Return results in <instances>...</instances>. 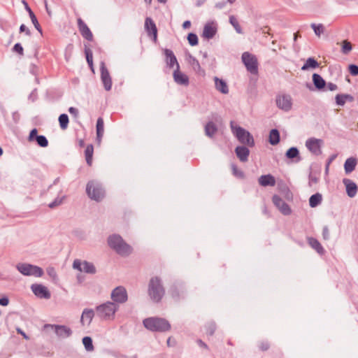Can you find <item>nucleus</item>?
<instances>
[{
  "mask_svg": "<svg viewBox=\"0 0 358 358\" xmlns=\"http://www.w3.org/2000/svg\"><path fill=\"white\" fill-rule=\"evenodd\" d=\"M143 326L151 331H168L171 329V324L168 320L158 317H150L143 321Z\"/></svg>",
  "mask_w": 358,
  "mask_h": 358,
  "instance_id": "nucleus-1",
  "label": "nucleus"
},
{
  "mask_svg": "<svg viewBox=\"0 0 358 358\" xmlns=\"http://www.w3.org/2000/svg\"><path fill=\"white\" fill-rule=\"evenodd\" d=\"M117 310V305L110 301L103 303L95 308L97 316L103 320H113Z\"/></svg>",
  "mask_w": 358,
  "mask_h": 358,
  "instance_id": "nucleus-2",
  "label": "nucleus"
},
{
  "mask_svg": "<svg viewBox=\"0 0 358 358\" xmlns=\"http://www.w3.org/2000/svg\"><path fill=\"white\" fill-rule=\"evenodd\" d=\"M109 246L121 255H128L131 252V248L126 243L121 236H110L108 239Z\"/></svg>",
  "mask_w": 358,
  "mask_h": 358,
  "instance_id": "nucleus-3",
  "label": "nucleus"
},
{
  "mask_svg": "<svg viewBox=\"0 0 358 358\" xmlns=\"http://www.w3.org/2000/svg\"><path fill=\"white\" fill-rule=\"evenodd\" d=\"M148 294L155 302H159L162 299L164 294V289L157 277L151 278L148 287Z\"/></svg>",
  "mask_w": 358,
  "mask_h": 358,
  "instance_id": "nucleus-4",
  "label": "nucleus"
},
{
  "mask_svg": "<svg viewBox=\"0 0 358 358\" xmlns=\"http://www.w3.org/2000/svg\"><path fill=\"white\" fill-rule=\"evenodd\" d=\"M231 127L233 134L241 143L246 144L249 146L254 145V139L248 131L235 125L234 122L231 123Z\"/></svg>",
  "mask_w": 358,
  "mask_h": 358,
  "instance_id": "nucleus-5",
  "label": "nucleus"
},
{
  "mask_svg": "<svg viewBox=\"0 0 358 358\" xmlns=\"http://www.w3.org/2000/svg\"><path fill=\"white\" fill-rule=\"evenodd\" d=\"M241 59L247 70L252 74L257 75L258 60L257 57L248 52H245L243 53Z\"/></svg>",
  "mask_w": 358,
  "mask_h": 358,
  "instance_id": "nucleus-6",
  "label": "nucleus"
},
{
  "mask_svg": "<svg viewBox=\"0 0 358 358\" xmlns=\"http://www.w3.org/2000/svg\"><path fill=\"white\" fill-rule=\"evenodd\" d=\"M17 268L24 275L41 277L43 275V271L41 268L29 264H19Z\"/></svg>",
  "mask_w": 358,
  "mask_h": 358,
  "instance_id": "nucleus-7",
  "label": "nucleus"
},
{
  "mask_svg": "<svg viewBox=\"0 0 358 358\" xmlns=\"http://www.w3.org/2000/svg\"><path fill=\"white\" fill-rule=\"evenodd\" d=\"M87 193L88 196L95 201H100L104 196V192L99 184L94 182H90L87 185Z\"/></svg>",
  "mask_w": 358,
  "mask_h": 358,
  "instance_id": "nucleus-8",
  "label": "nucleus"
},
{
  "mask_svg": "<svg viewBox=\"0 0 358 358\" xmlns=\"http://www.w3.org/2000/svg\"><path fill=\"white\" fill-rule=\"evenodd\" d=\"M110 297L115 303H124L128 300V294L125 287L119 286L112 291Z\"/></svg>",
  "mask_w": 358,
  "mask_h": 358,
  "instance_id": "nucleus-9",
  "label": "nucleus"
},
{
  "mask_svg": "<svg viewBox=\"0 0 358 358\" xmlns=\"http://www.w3.org/2000/svg\"><path fill=\"white\" fill-rule=\"evenodd\" d=\"M73 268L87 273H94L96 268L94 266L88 262L76 259L73 264Z\"/></svg>",
  "mask_w": 358,
  "mask_h": 358,
  "instance_id": "nucleus-10",
  "label": "nucleus"
},
{
  "mask_svg": "<svg viewBox=\"0 0 358 358\" xmlns=\"http://www.w3.org/2000/svg\"><path fill=\"white\" fill-rule=\"evenodd\" d=\"M272 201L274 206L284 215H289L292 213L290 206L278 195H273L272 197Z\"/></svg>",
  "mask_w": 358,
  "mask_h": 358,
  "instance_id": "nucleus-11",
  "label": "nucleus"
},
{
  "mask_svg": "<svg viewBox=\"0 0 358 358\" xmlns=\"http://www.w3.org/2000/svg\"><path fill=\"white\" fill-rule=\"evenodd\" d=\"M145 29L148 36L155 42L157 41V29L155 23L150 17H146L145 20Z\"/></svg>",
  "mask_w": 358,
  "mask_h": 358,
  "instance_id": "nucleus-12",
  "label": "nucleus"
},
{
  "mask_svg": "<svg viewBox=\"0 0 358 358\" xmlns=\"http://www.w3.org/2000/svg\"><path fill=\"white\" fill-rule=\"evenodd\" d=\"M31 289L34 294L40 299H48L50 298V292L48 287L41 284H33Z\"/></svg>",
  "mask_w": 358,
  "mask_h": 358,
  "instance_id": "nucleus-13",
  "label": "nucleus"
},
{
  "mask_svg": "<svg viewBox=\"0 0 358 358\" xmlns=\"http://www.w3.org/2000/svg\"><path fill=\"white\" fill-rule=\"evenodd\" d=\"M276 104L278 108L286 111L290 110L292 105L290 97L284 94L278 96Z\"/></svg>",
  "mask_w": 358,
  "mask_h": 358,
  "instance_id": "nucleus-14",
  "label": "nucleus"
},
{
  "mask_svg": "<svg viewBox=\"0 0 358 358\" xmlns=\"http://www.w3.org/2000/svg\"><path fill=\"white\" fill-rule=\"evenodd\" d=\"M78 26L83 37L90 41L93 40L92 33L91 32L87 25L80 18L78 19Z\"/></svg>",
  "mask_w": 358,
  "mask_h": 358,
  "instance_id": "nucleus-15",
  "label": "nucleus"
},
{
  "mask_svg": "<svg viewBox=\"0 0 358 358\" xmlns=\"http://www.w3.org/2000/svg\"><path fill=\"white\" fill-rule=\"evenodd\" d=\"M343 182L345 186L346 192L348 196L354 197L358 191L357 185L348 178H344Z\"/></svg>",
  "mask_w": 358,
  "mask_h": 358,
  "instance_id": "nucleus-16",
  "label": "nucleus"
},
{
  "mask_svg": "<svg viewBox=\"0 0 358 358\" xmlns=\"http://www.w3.org/2000/svg\"><path fill=\"white\" fill-rule=\"evenodd\" d=\"M217 32V25L214 22L207 23L203 31L202 36L205 38H212Z\"/></svg>",
  "mask_w": 358,
  "mask_h": 358,
  "instance_id": "nucleus-17",
  "label": "nucleus"
},
{
  "mask_svg": "<svg viewBox=\"0 0 358 358\" xmlns=\"http://www.w3.org/2000/svg\"><path fill=\"white\" fill-rule=\"evenodd\" d=\"M320 140L315 138H310L306 141V147L308 149L314 154H319L320 152Z\"/></svg>",
  "mask_w": 358,
  "mask_h": 358,
  "instance_id": "nucleus-18",
  "label": "nucleus"
},
{
  "mask_svg": "<svg viewBox=\"0 0 358 358\" xmlns=\"http://www.w3.org/2000/svg\"><path fill=\"white\" fill-rule=\"evenodd\" d=\"M259 184L262 187L271 186L273 187L275 185V178L271 175H264L259 177L258 180Z\"/></svg>",
  "mask_w": 358,
  "mask_h": 358,
  "instance_id": "nucleus-19",
  "label": "nucleus"
},
{
  "mask_svg": "<svg viewBox=\"0 0 358 358\" xmlns=\"http://www.w3.org/2000/svg\"><path fill=\"white\" fill-rule=\"evenodd\" d=\"M101 77L105 89L108 91L112 87V80L109 72L106 69L103 68L101 71Z\"/></svg>",
  "mask_w": 358,
  "mask_h": 358,
  "instance_id": "nucleus-20",
  "label": "nucleus"
},
{
  "mask_svg": "<svg viewBox=\"0 0 358 358\" xmlns=\"http://www.w3.org/2000/svg\"><path fill=\"white\" fill-rule=\"evenodd\" d=\"M96 141L101 144L104 133V122L102 117H99L96 122Z\"/></svg>",
  "mask_w": 358,
  "mask_h": 358,
  "instance_id": "nucleus-21",
  "label": "nucleus"
},
{
  "mask_svg": "<svg viewBox=\"0 0 358 358\" xmlns=\"http://www.w3.org/2000/svg\"><path fill=\"white\" fill-rule=\"evenodd\" d=\"M174 80L180 85H187L189 84L188 77L182 73L179 69H177L173 73Z\"/></svg>",
  "mask_w": 358,
  "mask_h": 358,
  "instance_id": "nucleus-22",
  "label": "nucleus"
},
{
  "mask_svg": "<svg viewBox=\"0 0 358 358\" xmlns=\"http://www.w3.org/2000/svg\"><path fill=\"white\" fill-rule=\"evenodd\" d=\"M215 88L222 94H228L229 87L227 83L223 80L215 77L214 78Z\"/></svg>",
  "mask_w": 358,
  "mask_h": 358,
  "instance_id": "nucleus-23",
  "label": "nucleus"
},
{
  "mask_svg": "<svg viewBox=\"0 0 358 358\" xmlns=\"http://www.w3.org/2000/svg\"><path fill=\"white\" fill-rule=\"evenodd\" d=\"M357 165V159L355 157L348 158L344 164V169L347 174L352 172Z\"/></svg>",
  "mask_w": 358,
  "mask_h": 358,
  "instance_id": "nucleus-24",
  "label": "nucleus"
},
{
  "mask_svg": "<svg viewBox=\"0 0 358 358\" xmlns=\"http://www.w3.org/2000/svg\"><path fill=\"white\" fill-rule=\"evenodd\" d=\"M249 152V150L245 147L239 146L236 149V155L242 162L247 161Z\"/></svg>",
  "mask_w": 358,
  "mask_h": 358,
  "instance_id": "nucleus-25",
  "label": "nucleus"
},
{
  "mask_svg": "<svg viewBox=\"0 0 358 358\" xmlns=\"http://www.w3.org/2000/svg\"><path fill=\"white\" fill-rule=\"evenodd\" d=\"M165 55L166 63L170 67H173L175 64L177 65L178 68L179 67L178 64L177 62V59L173 55V52L170 50H165Z\"/></svg>",
  "mask_w": 358,
  "mask_h": 358,
  "instance_id": "nucleus-26",
  "label": "nucleus"
},
{
  "mask_svg": "<svg viewBox=\"0 0 358 358\" xmlns=\"http://www.w3.org/2000/svg\"><path fill=\"white\" fill-rule=\"evenodd\" d=\"M94 155V147L92 145H88L85 150V157L88 166L92 165V159Z\"/></svg>",
  "mask_w": 358,
  "mask_h": 358,
  "instance_id": "nucleus-27",
  "label": "nucleus"
},
{
  "mask_svg": "<svg viewBox=\"0 0 358 358\" xmlns=\"http://www.w3.org/2000/svg\"><path fill=\"white\" fill-rule=\"evenodd\" d=\"M94 315V312L92 309H85L82 314L81 316V322L85 323H90Z\"/></svg>",
  "mask_w": 358,
  "mask_h": 358,
  "instance_id": "nucleus-28",
  "label": "nucleus"
},
{
  "mask_svg": "<svg viewBox=\"0 0 358 358\" xmlns=\"http://www.w3.org/2000/svg\"><path fill=\"white\" fill-rule=\"evenodd\" d=\"M268 141L273 145H277L279 143L280 134L277 129H274L270 131Z\"/></svg>",
  "mask_w": 358,
  "mask_h": 358,
  "instance_id": "nucleus-29",
  "label": "nucleus"
},
{
  "mask_svg": "<svg viewBox=\"0 0 358 358\" xmlns=\"http://www.w3.org/2000/svg\"><path fill=\"white\" fill-rule=\"evenodd\" d=\"M217 131L216 124L213 122H209L205 127L206 134L210 137L213 136Z\"/></svg>",
  "mask_w": 358,
  "mask_h": 358,
  "instance_id": "nucleus-30",
  "label": "nucleus"
},
{
  "mask_svg": "<svg viewBox=\"0 0 358 358\" xmlns=\"http://www.w3.org/2000/svg\"><path fill=\"white\" fill-rule=\"evenodd\" d=\"M55 331L59 336H69L71 334V331L69 327L62 325L55 326Z\"/></svg>",
  "mask_w": 358,
  "mask_h": 358,
  "instance_id": "nucleus-31",
  "label": "nucleus"
},
{
  "mask_svg": "<svg viewBox=\"0 0 358 358\" xmlns=\"http://www.w3.org/2000/svg\"><path fill=\"white\" fill-rule=\"evenodd\" d=\"M353 98L349 94H337L336 96V102L339 106H343L348 101H352Z\"/></svg>",
  "mask_w": 358,
  "mask_h": 358,
  "instance_id": "nucleus-32",
  "label": "nucleus"
},
{
  "mask_svg": "<svg viewBox=\"0 0 358 358\" xmlns=\"http://www.w3.org/2000/svg\"><path fill=\"white\" fill-rule=\"evenodd\" d=\"M313 81L315 86L317 89H322L325 86V81L324 79L318 74L314 73L313 76Z\"/></svg>",
  "mask_w": 358,
  "mask_h": 358,
  "instance_id": "nucleus-33",
  "label": "nucleus"
},
{
  "mask_svg": "<svg viewBox=\"0 0 358 358\" xmlns=\"http://www.w3.org/2000/svg\"><path fill=\"white\" fill-rule=\"evenodd\" d=\"M322 200V195L319 193H316L310 196L309 204L312 208H315L321 203Z\"/></svg>",
  "mask_w": 358,
  "mask_h": 358,
  "instance_id": "nucleus-34",
  "label": "nucleus"
},
{
  "mask_svg": "<svg viewBox=\"0 0 358 358\" xmlns=\"http://www.w3.org/2000/svg\"><path fill=\"white\" fill-rule=\"evenodd\" d=\"M308 243L310 245L315 249L318 253L322 254L324 252V249L320 244V243L315 238H310L308 240Z\"/></svg>",
  "mask_w": 358,
  "mask_h": 358,
  "instance_id": "nucleus-35",
  "label": "nucleus"
},
{
  "mask_svg": "<svg viewBox=\"0 0 358 358\" xmlns=\"http://www.w3.org/2000/svg\"><path fill=\"white\" fill-rule=\"evenodd\" d=\"M319 66L318 63L313 58H308L305 63V64L302 66L301 69L303 71H306L309 69H315Z\"/></svg>",
  "mask_w": 358,
  "mask_h": 358,
  "instance_id": "nucleus-36",
  "label": "nucleus"
},
{
  "mask_svg": "<svg viewBox=\"0 0 358 358\" xmlns=\"http://www.w3.org/2000/svg\"><path fill=\"white\" fill-rule=\"evenodd\" d=\"M59 126L62 129L65 130L69 125V117L66 114H62L59 117Z\"/></svg>",
  "mask_w": 358,
  "mask_h": 358,
  "instance_id": "nucleus-37",
  "label": "nucleus"
},
{
  "mask_svg": "<svg viewBox=\"0 0 358 358\" xmlns=\"http://www.w3.org/2000/svg\"><path fill=\"white\" fill-rule=\"evenodd\" d=\"M85 54L86 57V59L87 62V64L91 69L92 71H94L93 69V55L91 50L89 48L85 47Z\"/></svg>",
  "mask_w": 358,
  "mask_h": 358,
  "instance_id": "nucleus-38",
  "label": "nucleus"
},
{
  "mask_svg": "<svg viewBox=\"0 0 358 358\" xmlns=\"http://www.w3.org/2000/svg\"><path fill=\"white\" fill-rule=\"evenodd\" d=\"M83 343L87 351H92L94 350L92 340L90 337H84L83 339Z\"/></svg>",
  "mask_w": 358,
  "mask_h": 358,
  "instance_id": "nucleus-39",
  "label": "nucleus"
},
{
  "mask_svg": "<svg viewBox=\"0 0 358 358\" xmlns=\"http://www.w3.org/2000/svg\"><path fill=\"white\" fill-rule=\"evenodd\" d=\"M352 48V44L347 40L342 42V51L344 54H348Z\"/></svg>",
  "mask_w": 358,
  "mask_h": 358,
  "instance_id": "nucleus-40",
  "label": "nucleus"
},
{
  "mask_svg": "<svg viewBox=\"0 0 358 358\" xmlns=\"http://www.w3.org/2000/svg\"><path fill=\"white\" fill-rule=\"evenodd\" d=\"M37 144L41 147H47L48 145V141L46 138L43 136H36V140Z\"/></svg>",
  "mask_w": 358,
  "mask_h": 358,
  "instance_id": "nucleus-41",
  "label": "nucleus"
},
{
  "mask_svg": "<svg viewBox=\"0 0 358 358\" xmlns=\"http://www.w3.org/2000/svg\"><path fill=\"white\" fill-rule=\"evenodd\" d=\"M286 155L288 158L293 159L299 155V151L296 148H291L287 150Z\"/></svg>",
  "mask_w": 358,
  "mask_h": 358,
  "instance_id": "nucleus-42",
  "label": "nucleus"
},
{
  "mask_svg": "<svg viewBox=\"0 0 358 358\" xmlns=\"http://www.w3.org/2000/svg\"><path fill=\"white\" fill-rule=\"evenodd\" d=\"M312 28L313 29L315 34L318 36H320L321 35V34L323 33L324 31V26L321 24H313L311 25Z\"/></svg>",
  "mask_w": 358,
  "mask_h": 358,
  "instance_id": "nucleus-43",
  "label": "nucleus"
},
{
  "mask_svg": "<svg viewBox=\"0 0 358 358\" xmlns=\"http://www.w3.org/2000/svg\"><path fill=\"white\" fill-rule=\"evenodd\" d=\"M187 40L191 45H196L198 44V38L197 36L194 34H189Z\"/></svg>",
  "mask_w": 358,
  "mask_h": 358,
  "instance_id": "nucleus-44",
  "label": "nucleus"
},
{
  "mask_svg": "<svg viewBox=\"0 0 358 358\" xmlns=\"http://www.w3.org/2000/svg\"><path fill=\"white\" fill-rule=\"evenodd\" d=\"M29 11L30 17L31 19V21H32L33 24H34L35 27L38 30H40V24H39V23H38V20H37L36 17L35 16L34 13L30 9H29Z\"/></svg>",
  "mask_w": 358,
  "mask_h": 358,
  "instance_id": "nucleus-45",
  "label": "nucleus"
},
{
  "mask_svg": "<svg viewBox=\"0 0 358 358\" xmlns=\"http://www.w3.org/2000/svg\"><path fill=\"white\" fill-rule=\"evenodd\" d=\"M258 348H259V350L264 352L269 349L270 345L267 342H261L258 345Z\"/></svg>",
  "mask_w": 358,
  "mask_h": 358,
  "instance_id": "nucleus-46",
  "label": "nucleus"
},
{
  "mask_svg": "<svg viewBox=\"0 0 358 358\" xmlns=\"http://www.w3.org/2000/svg\"><path fill=\"white\" fill-rule=\"evenodd\" d=\"M37 134H38L37 129H33L30 131L29 136L28 137L29 141H33L36 140V136H38L37 135Z\"/></svg>",
  "mask_w": 358,
  "mask_h": 358,
  "instance_id": "nucleus-47",
  "label": "nucleus"
},
{
  "mask_svg": "<svg viewBox=\"0 0 358 358\" xmlns=\"http://www.w3.org/2000/svg\"><path fill=\"white\" fill-rule=\"evenodd\" d=\"M232 171L234 176L236 177L242 178L243 176V172L238 169L235 165L232 166Z\"/></svg>",
  "mask_w": 358,
  "mask_h": 358,
  "instance_id": "nucleus-48",
  "label": "nucleus"
},
{
  "mask_svg": "<svg viewBox=\"0 0 358 358\" xmlns=\"http://www.w3.org/2000/svg\"><path fill=\"white\" fill-rule=\"evenodd\" d=\"M349 71L352 76L358 75V66L354 64L349 66Z\"/></svg>",
  "mask_w": 358,
  "mask_h": 358,
  "instance_id": "nucleus-49",
  "label": "nucleus"
},
{
  "mask_svg": "<svg viewBox=\"0 0 358 358\" xmlns=\"http://www.w3.org/2000/svg\"><path fill=\"white\" fill-rule=\"evenodd\" d=\"M13 50L20 55H23V48L20 43H16L13 47Z\"/></svg>",
  "mask_w": 358,
  "mask_h": 358,
  "instance_id": "nucleus-50",
  "label": "nucleus"
},
{
  "mask_svg": "<svg viewBox=\"0 0 358 358\" xmlns=\"http://www.w3.org/2000/svg\"><path fill=\"white\" fill-rule=\"evenodd\" d=\"M9 300L6 297H3L0 299V305L3 306H6L8 304Z\"/></svg>",
  "mask_w": 358,
  "mask_h": 358,
  "instance_id": "nucleus-51",
  "label": "nucleus"
},
{
  "mask_svg": "<svg viewBox=\"0 0 358 358\" xmlns=\"http://www.w3.org/2000/svg\"><path fill=\"white\" fill-rule=\"evenodd\" d=\"M69 112L75 117L78 116V111L76 108L70 107L69 108Z\"/></svg>",
  "mask_w": 358,
  "mask_h": 358,
  "instance_id": "nucleus-52",
  "label": "nucleus"
},
{
  "mask_svg": "<svg viewBox=\"0 0 358 358\" xmlns=\"http://www.w3.org/2000/svg\"><path fill=\"white\" fill-rule=\"evenodd\" d=\"M230 21L231 24L234 26V27L236 29V30L238 31H240L239 25L236 22V19H234V17H231Z\"/></svg>",
  "mask_w": 358,
  "mask_h": 358,
  "instance_id": "nucleus-53",
  "label": "nucleus"
},
{
  "mask_svg": "<svg viewBox=\"0 0 358 358\" xmlns=\"http://www.w3.org/2000/svg\"><path fill=\"white\" fill-rule=\"evenodd\" d=\"M61 203H62L61 200L58 201L57 199H56L55 201H53L52 203L49 204V207L52 208L55 206H59Z\"/></svg>",
  "mask_w": 358,
  "mask_h": 358,
  "instance_id": "nucleus-54",
  "label": "nucleus"
},
{
  "mask_svg": "<svg viewBox=\"0 0 358 358\" xmlns=\"http://www.w3.org/2000/svg\"><path fill=\"white\" fill-rule=\"evenodd\" d=\"M20 32H26L27 34H30L29 30L24 24H22L20 27Z\"/></svg>",
  "mask_w": 358,
  "mask_h": 358,
  "instance_id": "nucleus-55",
  "label": "nucleus"
},
{
  "mask_svg": "<svg viewBox=\"0 0 358 358\" xmlns=\"http://www.w3.org/2000/svg\"><path fill=\"white\" fill-rule=\"evenodd\" d=\"M270 31H271V29H270V27H268V26H265V27H264L262 28V32H263V34H264L271 35Z\"/></svg>",
  "mask_w": 358,
  "mask_h": 358,
  "instance_id": "nucleus-56",
  "label": "nucleus"
},
{
  "mask_svg": "<svg viewBox=\"0 0 358 358\" xmlns=\"http://www.w3.org/2000/svg\"><path fill=\"white\" fill-rule=\"evenodd\" d=\"M17 334L22 335L23 336L24 338L25 339H29V337L26 335V334L22 331L20 329L17 328Z\"/></svg>",
  "mask_w": 358,
  "mask_h": 358,
  "instance_id": "nucleus-57",
  "label": "nucleus"
},
{
  "mask_svg": "<svg viewBox=\"0 0 358 358\" xmlns=\"http://www.w3.org/2000/svg\"><path fill=\"white\" fill-rule=\"evenodd\" d=\"M328 88L331 90V91H334L337 89V86L335 84H333V83H329L328 85Z\"/></svg>",
  "mask_w": 358,
  "mask_h": 358,
  "instance_id": "nucleus-58",
  "label": "nucleus"
},
{
  "mask_svg": "<svg viewBox=\"0 0 358 358\" xmlns=\"http://www.w3.org/2000/svg\"><path fill=\"white\" fill-rule=\"evenodd\" d=\"M191 25V23L189 21H185L184 23H183V27L184 28H189Z\"/></svg>",
  "mask_w": 358,
  "mask_h": 358,
  "instance_id": "nucleus-59",
  "label": "nucleus"
},
{
  "mask_svg": "<svg viewBox=\"0 0 358 358\" xmlns=\"http://www.w3.org/2000/svg\"><path fill=\"white\" fill-rule=\"evenodd\" d=\"M199 344L201 347L207 348V345L201 341H199Z\"/></svg>",
  "mask_w": 358,
  "mask_h": 358,
  "instance_id": "nucleus-60",
  "label": "nucleus"
},
{
  "mask_svg": "<svg viewBox=\"0 0 358 358\" xmlns=\"http://www.w3.org/2000/svg\"><path fill=\"white\" fill-rule=\"evenodd\" d=\"M79 146L83 148L85 145L84 140L81 139L78 141Z\"/></svg>",
  "mask_w": 358,
  "mask_h": 358,
  "instance_id": "nucleus-61",
  "label": "nucleus"
},
{
  "mask_svg": "<svg viewBox=\"0 0 358 358\" xmlns=\"http://www.w3.org/2000/svg\"><path fill=\"white\" fill-rule=\"evenodd\" d=\"M148 4L150 5L152 0H144Z\"/></svg>",
  "mask_w": 358,
  "mask_h": 358,
  "instance_id": "nucleus-62",
  "label": "nucleus"
},
{
  "mask_svg": "<svg viewBox=\"0 0 358 358\" xmlns=\"http://www.w3.org/2000/svg\"><path fill=\"white\" fill-rule=\"evenodd\" d=\"M159 2L165 3L166 2V0H158Z\"/></svg>",
  "mask_w": 358,
  "mask_h": 358,
  "instance_id": "nucleus-63",
  "label": "nucleus"
},
{
  "mask_svg": "<svg viewBox=\"0 0 358 358\" xmlns=\"http://www.w3.org/2000/svg\"><path fill=\"white\" fill-rule=\"evenodd\" d=\"M231 3H234L235 0H228Z\"/></svg>",
  "mask_w": 358,
  "mask_h": 358,
  "instance_id": "nucleus-64",
  "label": "nucleus"
}]
</instances>
